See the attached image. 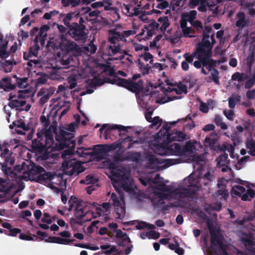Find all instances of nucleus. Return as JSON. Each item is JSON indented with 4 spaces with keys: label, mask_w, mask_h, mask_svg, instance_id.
<instances>
[{
    "label": "nucleus",
    "mask_w": 255,
    "mask_h": 255,
    "mask_svg": "<svg viewBox=\"0 0 255 255\" xmlns=\"http://www.w3.org/2000/svg\"><path fill=\"white\" fill-rule=\"evenodd\" d=\"M2 85V89L5 92H9L15 89L16 85L12 83V79L10 77H4L0 80Z\"/></svg>",
    "instance_id": "bb28decb"
},
{
    "label": "nucleus",
    "mask_w": 255,
    "mask_h": 255,
    "mask_svg": "<svg viewBox=\"0 0 255 255\" xmlns=\"http://www.w3.org/2000/svg\"><path fill=\"white\" fill-rule=\"evenodd\" d=\"M228 158V154L225 152L218 157L216 159L217 167H220L227 164H230V161Z\"/></svg>",
    "instance_id": "f704fd0d"
},
{
    "label": "nucleus",
    "mask_w": 255,
    "mask_h": 255,
    "mask_svg": "<svg viewBox=\"0 0 255 255\" xmlns=\"http://www.w3.org/2000/svg\"><path fill=\"white\" fill-rule=\"evenodd\" d=\"M216 134H211L209 136L206 137L204 140V144L206 147H209L211 149L215 150V144L217 141V138Z\"/></svg>",
    "instance_id": "7c9ffc66"
},
{
    "label": "nucleus",
    "mask_w": 255,
    "mask_h": 255,
    "mask_svg": "<svg viewBox=\"0 0 255 255\" xmlns=\"http://www.w3.org/2000/svg\"><path fill=\"white\" fill-rule=\"evenodd\" d=\"M13 125H15V128H21L25 131L28 130L30 128V125L29 124L26 125L22 119L13 122Z\"/></svg>",
    "instance_id": "ea45409f"
},
{
    "label": "nucleus",
    "mask_w": 255,
    "mask_h": 255,
    "mask_svg": "<svg viewBox=\"0 0 255 255\" xmlns=\"http://www.w3.org/2000/svg\"><path fill=\"white\" fill-rule=\"evenodd\" d=\"M241 97L240 95H232L228 99L229 101V107L230 109H234L237 102H239L241 101Z\"/></svg>",
    "instance_id": "a19ab883"
},
{
    "label": "nucleus",
    "mask_w": 255,
    "mask_h": 255,
    "mask_svg": "<svg viewBox=\"0 0 255 255\" xmlns=\"http://www.w3.org/2000/svg\"><path fill=\"white\" fill-rule=\"evenodd\" d=\"M196 55H197V50L191 54H190L189 53H185L183 54V56L187 62L192 64Z\"/></svg>",
    "instance_id": "603ef678"
},
{
    "label": "nucleus",
    "mask_w": 255,
    "mask_h": 255,
    "mask_svg": "<svg viewBox=\"0 0 255 255\" xmlns=\"http://www.w3.org/2000/svg\"><path fill=\"white\" fill-rule=\"evenodd\" d=\"M82 9L85 10L84 12V14L89 13V15L90 17L97 16L100 13L99 11H98V10H93V11H91V9L89 7H87L86 8L83 7Z\"/></svg>",
    "instance_id": "13d9d810"
},
{
    "label": "nucleus",
    "mask_w": 255,
    "mask_h": 255,
    "mask_svg": "<svg viewBox=\"0 0 255 255\" xmlns=\"http://www.w3.org/2000/svg\"><path fill=\"white\" fill-rule=\"evenodd\" d=\"M14 170L18 173L27 175L31 180H36V176L39 173L45 171L43 167L40 165H36L34 162L29 161L23 162L21 165H16L14 167Z\"/></svg>",
    "instance_id": "423d86ee"
},
{
    "label": "nucleus",
    "mask_w": 255,
    "mask_h": 255,
    "mask_svg": "<svg viewBox=\"0 0 255 255\" xmlns=\"http://www.w3.org/2000/svg\"><path fill=\"white\" fill-rule=\"evenodd\" d=\"M14 188V184L9 180L0 177V199L5 198L4 200H7L12 198L15 194L11 192Z\"/></svg>",
    "instance_id": "9b49d317"
},
{
    "label": "nucleus",
    "mask_w": 255,
    "mask_h": 255,
    "mask_svg": "<svg viewBox=\"0 0 255 255\" xmlns=\"http://www.w3.org/2000/svg\"><path fill=\"white\" fill-rule=\"evenodd\" d=\"M186 138V134L180 131H176L174 133H168L167 135L168 142H171L173 141H181Z\"/></svg>",
    "instance_id": "393cba45"
},
{
    "label": "nucleus",
    "mask_w": 255,
    "mask_h": 255,
    "mask_svg": "<svg viewBox=\"0 0 255 255\" xmlns=\"http://www.w3.org/2000/svg\"><path fill=\"white\" fill-rule=\"evenodd\" d=\"M139 65H140L139 68L142 75H145L149 73L150 71L151 70L150 66L148 64L144 65L143 63L141 62L139 63Z\"/></svg>",
    "instance_id": "864d4df0"
},
{
    "label": "nucleus",
    "mask_w": 255,
    "mask_h": 255,
    "mask_svg": "<svg viewBox=\"0 0 255 255\" xmlns=\"http://www.w3.org/2000/svg\"><path fill=\"white\" fill-rule=\"evenodd\" d=\"M84 181L87 184H95L98 181V180L94 176L88 175L86 177Z\"/></svg>",
    "instance_id": "e2e57ef3"
},
{
    "label": "nucleus",
    "mask_w": 255,
    "mask_h": 255,
    "mask_svg": "<svg viewBox=\"0 0 255 255\" xmlns=\"http://www.w3.org/2000/svg\"><path fill=\"white\" fill-rule=\"evenodd\" d=\"M157 21L161 24V26L160 28L162 31H165L170 25L169 19L167 16L160 17Z\"/></svg>",
    "instance_id": "4c0bfd02"
},
{
    "label": "nucleus",
    "mask_w": 255,
    "mask_h": 255,
    "mask_svg": "<svg viewBox=\"0 0 255 255\" xmlns=\"http://www.w3.org/2000/svg\"><path fill=\"white\" fill-rule=\"evenodd\" d=\"M113 78H106V82L111 84H115L119 86L124 87L129 91L136 94L139 93L142 89V81L139 80L138 82H133L130 79L121 78L117 76Z\"/></svg>",
    "instance_id": "39448f33"
},
{
    "label": "nucleus",
    "mask_w": 255,
    "mask_h": 255,
    "mask_svg": "<svg viewBox=\"0 0 255 255\" xmlns=\"http://www.w3.org/2000/svg\"><path fill=\"white\" fill-rule=\"evenodd\" d=\"M255 83V76L248 79L245 83V88L250 89L254 85Z\"/></svg>",
    "instance_id": "774afa93"
},
{
    "label": "nucleus",
    "mask_w": 255,
    "mask_h": 255,
    "mask_svg": "<svg viewBox=\"0 0 255 255\" xmlns=\"http://www.w3.org/2000/svg\"><path fill=\"white\" fill-rule=\"evenodd\" d=\"M190 23L198 31L202 30L203 29L202 23L198 20H193Z\"/></svg>",
    "instance_id": "0e129e2a"
},
{
    "label": "nucleus",
    "mask_w": 255,
    "mask_h": 255,
    "mask_svg": "<svg viewBox=\"0 0 255 255\" xmlns=\"http://www.w3.org/2000/svg\"><path fill=\"white\" fill-rule=\"evenodd\" d=\"M16 77V87L17 86L19 88H25L27 85V78H18Z\"/></svg>",
    "instance_id": "c03bdc74"
},
{
    "label": "nucleus",
    "mask_w": 255,
    "mask_h": 255,
    "mask_svg": "<svg viewBox=\"0 0 255 255\" xmlns=\"http://www.w3.org/2000/svg\"><path fill=\"white\" fill-rule=\"evenodd\" d=\"M103 82L100 78H95L90 83V86L91 87H96L97 86H101L103 85Z\"/></svg>",
    "instance_id": "338daca9"
},
{
    "label": "nucleus",
    "mask_w": 255,
    "mask_h": 255,
    "mask_svg": "<svg viewBox=\"0 0 255 255\" xmlns=\"http://www.w3.org/2000/svg\"><path fill=\"white\" fill-rule=\"evenodd\" d=\"M147 164H149V166L151 168H153L154 165L155 166L159 164L162 163L161 160L156 157L155 155H150L147 157Z\"/></svg>",
    "instance_id": "e433bc0d"
},
{
    "label": "nucleus",
    "mask_w": 255,
    "mask_h": 255,
    "mask_svg": "<svg viewBox=\"0 0 255 255\" xmlns=\"http://www.w3.org/2000/svg\"><path fill=\"white\" fill-rule=\"evenodd\" d=\"M161 151L159 152L160 155H175L177 156H183L182 147L178 143L170 144V142L162 143L160 145Z\"/></svg>",
    "instance_id": "9d476101"
},
{
    "label": "nucleus",
    "mask_w": 255,
    "mask_h": 255,
    "mask_svg": "<svg viewBox=\"0 0 255 255\" xmlns=\"http://www.w3.org/2000/svg\"><path fill=\"white\" fill-rule=\"evenodd\" d=\"M132 6L131 5L123 4L121 5L122 12L129 17H132V11L130 10Z\"/></svg>",
    "instance_id": "49530a36"
},
{
    "label": "nucleus",
    "mask_w": 255,
    "mask_h": 255,
    "mask_svg": "<svg viewBox=\"0 0 255 255\" xmlns=\"http://www.w3.org/2000/svg\"><path fill=\"white\" fill-rule=\"evenodd\" d=\"M0 150L1 152V157L4 159V162L2 165V170H4V167H6L5 165L9 164L11 165L14 163V160L11 158L12 153L4 145H1L0 144Z\"/></svg>",
    "instance_id": "a211bd4d"
},
{
    "label": "nucleus",
    "mask_w": 255,
    "mask_h": 255,
    "mask_svg": "<svg viewBox=\"0 0 255 255\" xmlns=\"http://www.w3.org/2000/svg\"><path fill=\"white\" fill-rule=\"evenodd\" d=\"M116 243L121 247H126L123 251L126 255H128L131 252L133 246L130 244L131 241L128 237L123 239H116Z\"/></svg>",
    "instance_id": "4be33fe9"
},
{
    "label": "nucleus",
    "mask_w": 255,
    "mask_h": 255,
    "mask_svg": "<svg viewBox=\"0 0 255 255\" xmlns=\"http://www.w3.org/2000/svg\"><path fill=\"white\" fill-rule=\"evenodd\" d=\"M67 37L65 34H61L59 49L65 53L78 52L80 50L78 45L73 41L68 40Z\"/></svg>",
    "instance_id": "f8f14e48"
},
{
    "label": "nucleus",
    "mask_w": 255,
    "mask_h": 255,
    "mask_svg": "<svg viewBox=\"0 0 255 255\" xmlns=\"http://www.w3.org/2000/svg\"><path fill=\"white\" fill-rule=\"evenodd\" d=\"M90 213L92 214V217H91L92 220L93 219L100 217L102 214H104L105 212L100 205L95 202H93L91 204Z\"/></svg>",
    "instance_id": "c85d7f7f"
},
{
    "label": "nucleus",
    "mask_w": 255,
    "mask_h": 255,
    "mask_svg": "<svg viewBox=\"0 0 255 255\" xmlns=\"http://www.w3.org/2000/svg\"><path fill=\"white\" fill-rule=\"evenodd\" d=\"M182 148L183 154L184 155L187 152H190L192 151L193 144L190 141H188Z\"/></svg>",
    "instance_id": "bf43d9fd"
},
{
    "label": "nucleus",
    "mask_w": 255,
    "mask_h": 255,
    "mask_svg": "<svg viewBox=\"0 0 255 255\" xmlns=\"http://www.w3.org/2000/svg\"><path fill=\"white\" fill-rule=\"evenodd\" d=\"M246 147L249 150L248 153L252 156H255V141L254 140H247Z\"/></svg>",
    "instance_id": "79ce46f5"
},
{
    "label": "nucleus",
    "mask_w": 255,
    "mask_h": 255,
    "mask_svg": "<svg viewBox=\"0 0 255 255\" xmlns=\"http://www.w3.org/2000/svg\"><path fill=\"white\" fill-rule=\"evenodd\" d=\"M184 162L183 158L178 157L175 159H167L165 160V165L167 166H170L173 165L179 164Z\"/></svg>",
    "instance_id": "de8ad7c7"
},
{
    "label": "nucleus",
    "mask_w": 255,
    "mask_h": 255,
    "mask_svg": "<svg viewBox=\"0 0 255 255\" xmlns=\"http://www.w3.org/2000/svg\"><path fill=\"white\" fill-rule=\"evenodd\" d=\"M1 226L4 228L7 229L8 231H5L4 234L8 236L16 237L18 234H20L21 230L18 228H12V225L6 222L2 223Z\"/></svg>",
    "instance_id": "cd10ccee"
},
{
    "label": "nucleus",
    "mask_w": 255,
    "mask_h": 255,
    "mask_svg": "<svg viewBox=\"0 0 255 255\" xmlns=\"http://www.w3.org/2000/svg\"><path fill=\"white\" fill-rule=\"evenodd\" d=\"M110 168L113 176L111 180L115 190L119 194L121 189L126 192H131L132 190L131 181L128 177L125 174L123 169L114 163H111L110 164Z\"/></svg>",
    "instance_id": "f03ea898"
},
{
    "label": "nucleus",
    "mask_w": 255,
    "mask_h": 255,
    "mask_svg": "<svg viewBox=\"0 0 255 255\" xmlns=\"http://www.w3.org/2000/svg\"><path fill=\"white\" fill-rule=\"evenodd\" d=\"M145 108L147 111L145 113V119L148 122L150 123L152 120L151 116L153 114V111H149L150 106L147 103H146L145 104Z\"/></svg>",
    "instance_id": "3c124183"
},
{
    "label": "nucleus",
    "mask_w": 255,
    "mask_h": 255,
    "mask_svg": "<svg viewBox=\"0 0 255 255\" xmlns=\"http://www.w3.org/2000/svg\"><path fill=\"white\" fill-rule=\"evenodd\" d=\"M7 45L8 41L1 37L0 38V58H7L17 50L18 44L16 42H15L10 47L9 51H7Z\"/></svg>",
    "instance_id": "4468645a"
},
{
    "label": "nucleus",
    "mask_w": 255,
    "mask_h": 255,
    "mask_svg": "<svg viewBox=\"0 0 255 255\" xmlns=\"http://www.w3.org/2000/svg\"><path fill=\"white\" fill-rule=\"evenodd\" d=\"M91 203L83 201L78 202L74 209V216L78 220L84 222L92 220V214L90 213Z\"/></svg>",
    "instance_id": "1a4fd4ad"
},
{
    "label": "nucleus",
    "mask_w": 255,
    "mask_h": 255,
    "mask_svg": "<svg viewBox=\"0 0 255 255\" xmlns=\"http://www.w3.org/2000/svg\"><path fill=\"white\" fill-rule=\"evenodd\" d=\"M237 16L238 20L236 22V25L237 27L243 28L248 25V20L246 19L245 14L244 12L241 11L238 12Z\"/></svg>",
    "instance_id": "2f4dec72"
},
{
    "label": "nucleus",
    "mask_w": 255,
    "mask_h": 255,
    "mask_svg": "<svg viewBox=\"0 0 255 255\" xmlns=\"http://www.w3.org/2000/svg\"><path fill=\"white\" fill-rule=\"evenodd\" d=\"M80 0H61V3L64 7L71 6L75 7L80 4Z\"/></svg>",
    "instance_id": "a18cd8bd"
},
{
    "label": "nucleus",
    "mask_w": 255,
    "mask_h": 255,
    "mask_svg": "<svg viewBox=\"0 0 255 255\" xmlns=\"http://www.w3.org/2000/svg\"><path fill=\"white\" fill-rule=\"evenodd\" d=\"M125 39L123 33L117 31L116 29L111 30L109 37V41L111 44L108 46L109 55L114 56L118 53H121V45L119 43Z\"/></svg>",
    "instance_id": "6e6552de"
},
{
    "label": "nucleus",
    "mask_w": 255,
    "mask_h": 255,
    "mask_svg": "<svg viewBox=\"0 0 255 255\" xmlns=\"http://www.w3.org/2000/svg\"><path fill=\"white\" fill-rule=\"evenodd\" d=\"M212 31V28L209 26H206L204 27L203 31V38L202 41L197 44V48L199 49L200 51L204 50L203 46L204 45H208L209 43V38L210 34Z\"/></svg>",
    "instance_id": "aec40b11"
},
{
    "label": "nucleus",
    "mask_w": 255,
    "mask_h": 255,
    "mask_svg": "<svg viewBox=\"0 0 255 255\" xmlns=\"http://www.w3.org/2000/svg\"><path fill=\"white\" fill-rule=\"evenodd\" d=\"M197 11L195 10H191L189 13L186 14L187 17V20L189 22L193 21L196 17Z\"/></svg>",
    "instance_id": "052dcab7"
},
{
    "label": "nucleus",
    "mask_w": 255,
    "mask_h": 255,
    "mask_svg": "<svg viewBox=\"0 0 255 255\" xmlns=\"http://www.w3.org/2000/svg\"><path fill=\"white\" fill-rule=\"evenodd\" d=\"M101 249L107 255H123V251H119L116 247L109 245H103L101 246Z\"/></svg>",
    "instance_id": "b1692460"
},
{
    "label": "nucleus",
    "mask_w": 255,
    "mask_h": 255,
    "mask_svg": "<svg viewBox=\"0 0 255 255\" xmlns=\"http://www.w3.org/2000/svg\"><path fill=\"white\" fill-rule=\"evenodd\" d=\"M225 186H223L222 188L219 189L216 192V196H221L224 200H227L228 197V191L225 190Z\"/></svg>",
    "instance_id": "4d7b16f0"
},
{
    "label": "nucleus",
    "mask_w": 255,
    "mask_h": 255,
    "mask_svg": "<svg viewBox=\"0 0 255 255\" xmlns=\"http://www.w3.org/2000/svg\"><path fill=\"white\" fill-rule=\"evenodd\" d=\"M57 128L51 125L48 129L42 128L40 132L42 133V139L45 144L46 148L51 147L54 142L53 133H55L56 145L59 150L65 148L69 149L64 150L62 157L65 160L62 165L63 170L65 174L69 176L78 175L85 171V168L82 164L77 160L74 156V149L75 147L76 140L74 139V133L69 132L64 129H60L57 133Z\"/></svg>",
    "instance_id": "f257e3e1"
},
{
    "label": "nucleus",
    "mask_w": 255,
    "mask_h": 255,
    "mask_svg": "<svg viewBox=\"0 0 255 255\" xmlns=\"http://www.w3.org/2000/svg\"><path fill=\"white\" fill-rule=\"evenodd\" d=\"M88 150H90V148H84L83 147H77L76 152L77 154H78L80 157H87L88 156H89L90 154V153L85 152V151Z\"/></svg>",
    "instance_id": "8fccbe9b"
},
{
    "label": "nucleus",
    "mask_w": 255,
    "mask_h": 255,
    "mask_svg": "<svg viewBox=\"0 0 255 255\" xmlns=\"http://www.w3.org/2000/svg\"><path fill=\"white\" fill-rule=\"evenodd\" d=\"M113 146V145L109 146L108 145H97L94 148L93 152L95 154L103 155L111 149H115Z\"/></svg>",
    "instance_id": "c756f323"
},
{
    "label": "nucleus",
    "mask_w": 255,
    "mask_h": 255,
    "mask_svg": "<svg viewBox=\"0 0 255 255\" xmlns=\"http://www.w3.org/2000/svg\"><path fill=\"white\" fill-rule=\"evenodd\" d=\"M111 199L113 200L114 206L119 207L121 206V201L116 193H113L112 194Z\"/></svg>",
    "instance_id": "69168bd1"
},
{
    "label": "nucleus",
    "mask_w": 255,
    "mask_h": 255,
    "mask_svg": "<svg viewBox=\"0 0 255 255\" xmlns=\"http://www.w3.org/2000/svg\"><path fill=\"white\" fill-rule=\"evenodd\" d=\"M52 95V93L49 92L47 90H41L37 94L38 96H41L39 100V104L41 105H43L47 102Z\"/></svg>",
    "instance_id": "72a5a7b5"
},
{
    "label": "nucleus",
    "mask_w": 255,
    "mask_h": 255,
    "mask_svg": "<svg viewBox=\"0 0 255 255\" xmlns=\"http://www.w3.org/2000/svg\"><path fill=\"white\" fill-rule=\"evenodd\" d=\"M140 154L138 152H129L126 156L127 160H131L132 161H137L139 160Z\"/></svg>",
    "instance_id": "5fc2aeb1"
},
{
    "label": "nucleus",
    "mask_w": 255,
    "mask_h": 255,
    "mask_svg": "<svg viewBox=\"0 0 255 255\" xmlns=\"http://www.w3.org/2000/svg\"><path fill=\"white\" fill-rule=\"evenodd\" d=\"M43 173H39L37 176L36 181L40 183H46L48 181H50L54 177L53 174L50 172L43 171Z\"/></svg>",
    "instance_id": "473e14b6"
},
{
    "label": "nucleus",
    "mask_w": 255,
    "mask_h": 255,
    "mask_svg": "<svg viewBox=\"0 0 255 255\" xmlns=\"http://www.w3.org/2000/svg\"><path fill=\"white\" fill-rule=\"evenodd\" d=\"M73 15H75V17H78V16L80 15L79 12L77 13H75V12L73 13H68L67 14H63L62 17H63V22L65 25L68 28L69 27V25H71V23H70V21L72 20V19L73 17Z\"/></svg>",
    "instance_id": "c9c22d12"
},
{
    "label": "nucleus",
    "mask_w": 255,
    "mask_h": 255,
    "mask_svg": "<svg viewBox=\"0 0 255 255\" xmlns=\"http://www.w3.org/2000/svg\"><path fill=\"white\" fill-rule=\"evenodd\" d=\"M215 43H216L215 39H212L211 40V42H210V41H209V44H208V45H204L203 46V49L205 52H212V48H213V47L214 45L215 44Z\"/></svg>",
    "instance_id": "680f3d73"
},
{
    "label": "nucleus",
    "mask_w": 255,
    "mask_h": 255,
    "mask_svg": "<svg viewBox=\"0 0 255 255\" xmlns=\"http://www.w3.org/2000/svg\"><path fill=\"white\" fill-rule=\"evenodd\" d=\"M51 117V113H49L47 116L44 115H42L40 117V121L41 123L42 124L43 126L44 127L43 128L47 129L48 127L49 128L50 125V120L49 117Z\"/></svg>",
    "instance_id": "37998d69"
},
{
    "label": "nucleus",
    "mask_w": 255,
    "mask_h": 255,
    "mask_svg": "<svg viewBox=\"0 0 255 255\" xmlns=\"http://www.w3.org/2000/svg\"><path fill=\"white\" fill-rule=\"evenodd\" d=\"M196 190L191 188H184L182 190L175 189L173 193L178 196V201L170 203V206L175 208H184L190 206V201L193 200L196 195Z\"/></svg>",
    "instance_id": "7ed1b4c3"
},
{
    "label": "nucleus",
    "mask_w": 255,
    "mask_h": 255,
    "mask_svg": "<svg viewBox=\"0 0 255 255\" xmlns=\"http://www.w3.org/2000/svg\"><path fill=\"white\" fill-rule=\"evenodd\" d=\"M65 35L71 37L76 41L83 42L87 39L88 30L86 26L78 25L77 22H73L68 27Z\"/></svg>",
    "instance_id": "0eeeda50"
},
{
    "label": "nucleus",
    "mask_w": 255,
    "mask_h": 255,
    "mask_svg": "<svg viewBox=\"0 0 255 255\" xmlns=\"http://www.w3.org/2000/svg\"><path fill=\"white\" fill-rule=\"evenodd\" d=\"M206 67L208 71H211V75L212 77V79L214 83L217 85H219L220 83V76H219V72L218 70L215 68H214L212 65H211L209 63H208L206 60L204 61V65L203 66V68Z\"/></svg>",
    "instance_id": "5701e85b"
},
{
    "label": "nucleus",
    "mask_w": 255,
    "mask_h": 255,
    "mask_svg": "<svg viewBox=\"0 0 255 255\" xmlns=\"http://www.w3.org/2000/svg\"><path fill=\"white\" fill-rule=\"evenodd\" d=\"M38 37L36 36L34 40V44L29 48L27 51L23 53L24 60H29L30 58H38V51L40 46L38 44Z\"/></svg>",
    "instance_id": "dca6fc26"
},
{
    "label": "nucleus",
    "mask_w": 255,
    "mask_h": 255,
    "mask_svg": "<svg viewBox=\"0 0 255 255\" xmlns=\"http://www.w3.org/2000/svg\"><path fill=\"white\" fill-rule=\"evenodd\" d=\"M129 127H125L122 125H111L108 124H103L101 128H100L99 131L101 133H102L103 131L105 130L104 134L105 137L106 139L108 138V134L109 132L113 129H118L119 132L121 131H125L126 132H128V129L129 128Z\"/></svg>",
    "instance_id": "f3484780"
},
{
    "label": "nucleus",
    "mask_w": 255,
    "mask_h": 255,
    "mask_svg": "<svg viewBox=\"0 0 255 255\" xmlns=\"http://www.w3.org/2000/svg\"><path fill=\"white\" fill-rule=\"evenodd\" d=\"M3 71L5 73L10 72L13 68L12 62L10 60H5L2 64Z\"/></svg>",
    "instance_id": "09e8293b"
},
{
    "label": "nucleus",
    "mask_w": 255,
    "mask_h": 255,
    "mask_svg": "<svg viewBox=\"0 0 255 255\" xmlns=\"http://www.w3.org/2000/svg\"><path fill=\"white\" fill-rule=\"evenodd\" d=\"M211 236L210 248L213 253L216 255H229L227 252L228 246L223 243V237L219 232L213 229H209Z\"/></svg>",
    "instance_id": "20e7f679"
},
{
    "label": "nucleus",
    "mask_w": 255,
    "mask_h": 255,
    "mask_svg": "<svg viewBox=\"0 0 255 255\" xmlns=\"http://www.w3.org/2000/svg\"><path fill=\"white\" fill-rule=\"evenodd\" d=\"M200 53L204 54L205 56V60L209 63L214 68L218 63V60L211 58L212 56V52H205L204 50L200 51Z\"/></svg>",
    "instance_id": "58836bf2"
},
{
    "label": "nucleus",
    "mask_w": 255,
    "mask_h": 255,
    "mask_svg": "<svg viewBox=\"0 0 255 255\" xmlns=\"http://www.w3.org/2000/svg\"><path fill=\"white\" fill-rule=\"evenodd\" d=\"M37 139H34L32 140V148L36 151L42 152L46 148L45 144L44 143V140L42 139V133L38 131L37 133Z\"/></svg>",
    "instance_id": "6ab92c4d"
},
{
    "label": "nucleus",
    "mask_w": 255,
    "mask_h": 255,
    "mask_svg": "<svg viewBox=\"0 0 255 255\" xmlns=\"http://www.w3.org/2000/svg\"><path fill=\"white\" fill-rule=\"evenodd\" d=\"M159 24L154 20L151 19L148 23L145 24L144 28L147 30V35L149 37H151L155 34L156 31H158Z\"/></svg>",
    "instance_id": "a878e982"
},
{
    "label": "nucleus",
    "mask_w": 255,
    "mask_h": 255,
    "mask_svg": "<svg viewBox=\"0 0 255 255\" xmlns=\"http://www.w3.org/2000/svg\"><path fill=\"white\" fill-rule=\"evenodd\" d=\"M237 190H234V194L235 195L241 197L243 201H251L255 197V191L252 189H248L245 193L246 189L244 187L241 185L235 186Z\"/></svg>",
    "instance_id": "2eb2a0df"
},
{
    "label": "nucleus",
    "mask_w": 255,
    "mask_h": 255,
    "mask_svg": "<svg viewBox=\"0 0 255 255\" xmlns=\"http://www.w3.org/2000/svg\"><path fill=\"white\" fill-rule=\"evenodd\" d=\"M184 36L185 37H194V35H190V34H195V30L189 27H187L182 30Z\"/></svg>",
    "instance_id": "6e6d98bb"
},
{
    "label": "nucleus",
    "mask_w": 255,
    "mask_h": 255,
    "mask_svg": "<svg viewBox=\"0 0 255 255\" xmlns=\"http://www.w3.org/2000/svg\"><path fill=\"white\" fill-rule=\"evenodd\" d=\"M197 61H195L193 63V65L197 69L201 68V72L204 75H207L208 73L203 68L204 65V61H205V56L204 54L200 53L198 48H197Z\"/></svg>",
    "instance_id": "412c9836"
},
{
    "label": "nucleus",
    "mask_w": 255,
    "mask_h": 255,
    "mask_svg": "<svg viewBox=\"0 0 255 255\" xmlns=\"http://www.w3.org/2000/svg\"><path fill=\"white\" fill-rule=\"evenodd\" d=\"M22 90H19L17 94H12L10 93L8 100L10 101L8 104V107L11 109L15 108L16 110L21 112L22 111L23 108L21 107L26 104V101L22 96L21 92Z\"/></svg>",
    "instance_id": "ddd939ff"
}]
</instances>
